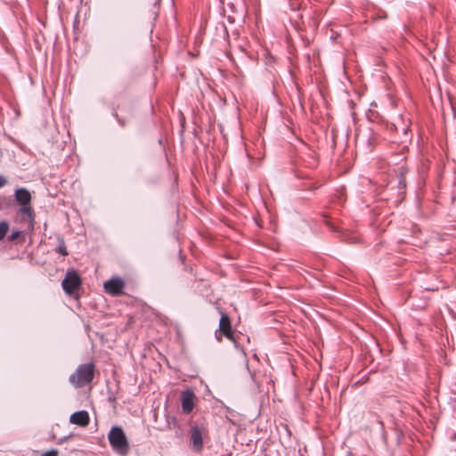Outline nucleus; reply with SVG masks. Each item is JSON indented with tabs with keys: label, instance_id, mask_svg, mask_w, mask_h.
<instances>
[{
	"label": "nucleus",
	"instance_id": "9d476101",
	"mask_svg": "<svg viewBox=\"0 0 456 456\" xmlns=\"http://www.w3.org/2000/svg\"><path fill=\"white\" fill-rule=\"evenodd\" d=\"M31 194L25 188H20L15 191V200H30Z\"/></svg>",
	"mask_w": 456,
	"mask_h": 456
},
{
	"label": "nucleus",
	"instance_id": "ddd939ff",
	"mask_svg": "<svg viewBox=\"0 0 456 456\" xmlns=\"http://www.w3.org/2000/svg\"><path fill=\"white\" fill-rule=\"evenodd\" d=\"M56 251L61 254V256H67L68 255V251H67V248H66V245H65V242L63 240L60 241L57 248H56Z\"/></svg>",
	"mask_w": 456,
	"mask_h": 456
},
{
	"label": "nucleus",
	"instance_id": "1a4fd4ad",
	"mask_svg": "<svg viewBox=\"0 0 456 456\" xmlns=\"http://www.w3.org/2000/svg\"><path fill=\"white\" fill-rule=\"evenodd\" d=\"M90 417L86 411H79L71 414L69 422L79 427H86L89 424Z\"/></svg>",
	"mask_w": 456,
	"mask_h": 456
},
{
	"label": "nucleus",
	"instance_id": "423d86ee",
	"mask_svg": "<svg viewBox=\"0 0 456 456\" xmlns=\"http://www.w3.org/2000/svg\"><path fill=\"white\" fill-rule=\"evenodd\" d=\"M103 288L106 293L117 297L123 294L125 282L121 278L115 277L104 282Z\"/></svg>",
	"mask_w": 456,
	"mask_h": 456
},
{
	"label": "nucleus",
	"instance_id": "39448f33",
	"mask_svg": "<svg viewBox=\"0 0 456 456\" xmlns=\"http://www.w3.org/2000/svg\"><path fill=\"white\" fill-rule=\"evenodd\" d=\"M208 431L203 427L192 426L190 429V438L192 448L196 452H200L203 449V437L207 436Z\"/></svg>",
	"mask_w": 456,
	"mask_h": 456
},
{
	"label": "nucleus",
	"instance_id": "4468645a",
	"mask_svg": "<svg viewBox=\"0 0 456 456\" xmlns=\"http://www.w3.org/2000/svg\"><path fill=\"white\" fill-rule=\"evenodd\" d=\"M58 451L56 449H52L50 451L45 452L41 456H58Z\"/></svg>",
	"mask_w": 456,
	"mask_h": 456
},
{
	"label": "nucleus",
	"instance_id": "9b49d317",
	"mask_svg": "<svg viewBox=\"0 0 456 456\" xmlns=\"http://www.w3.org/2000/svg\"><path fill=\"white\" fill-rule=\"evenodd\" d=\"M9 230V224L5 221L0 222V241L4 240Z\"/></svg>",
	"mask_w": 456,
	"mask_h": 456
},
{
	"label": "nucleus",
	"instance_id": "20e7f679",
	"mask_svg": "<svg viewBox=\"0 0 456 456\" xmlns=\"http://www.w3.org/2000/svg\"><path fill=\"white\" fill-rule=\"evenodd\" d=\"M63 290L68 295L74 294L81 286L80 276L75 271H69L62 281Z\"/></svg>",
	"mask_w": 456,
	"mask_h": 456
},
{
	"label": "nucleus",
	"instance_id": "7ed1b4c3",
	"mask_svg": "<svg viewBox=\"0 0 456 456\" xmlns=\"http://www.w3.org/2000/svg\"><path fill=\"white\" fill-rule=\"evenodd\" d=\"M216 338L221 342L222 338L225 337L231 341H234V334L232 328L230 317L225 313H221L218 330L215 332Z\"/></svg>",
	"mask_w": 456,
	"mask_h": 456
},
{
	"label": "nucleus",
	"instance_id": "f03ea898",
	"mask_svg": "<svg viewBox=\"0 0 456 456\" xmlns=\"http://www.w3.org/2000/svg\"><path fill=\"white\" fill-rule=\"evenodd\" d=\"M108 439L113 450L120 454H126L129 449L126 436L120 427H112L108 434Z\"/></svg>",
	"mask_w": 456,
	"mask_h": 456
},
{
	"label": "nucleus",
	"instance_id": "2eb2a0df",
	"mask_svg": "<svg viewBox=\"0 0 456 456\" xmlns=\"http://www.w3.org/2000/svg\"><path fill=\"white\" fill-rule=\"evenodd\" d=\"M7 183V180L4 176L0 175V188L4 186Z\"/></svg>",
	"mask_w": 456,
	"mask_h": 456
},
{
	"label": "nucleus",
	"instance_id": "f257e3e1",
	"mask_svg": "<svg viewBox=\"0 0 456 456\" xmlns=\"http://www.w3.org/2000/svg\"><path fill=\"white\" fill-rule=\"evenodd\" d=\"M94 377V364H80L76 371L70 375L69 382L76 387H82L89 384Z\"/></svg>",
	"mask_w": 456,
	"mask_h": 456
},
{
	"label": "nucleus",
	"instance_id": "6e6552de",
	"mask_svg": "<svg viewBox=\"0 0 456 456\" xmlns=\"http://www.w3.org/2000/svg\"><path fill=\"white\" fill-rule=\"evenodd\" d=\"M195 395L191 390H185L181 394V404L183 412L189 414L194 408Z\"/></svg>",
	"mask_w": 456,
	"mask_h": 456
},
{
	"label": "nucleus",
	"instance_id": "0eeeda50",
	"mask_svg": "<svg viewBox=\"0 0 456 456\" xmlns=\"http://www.w3.org/2000/svg\"><path fill=\"white\" fill-rule=\"evenodd\" d=\"M20 218L21 222H24L28 224L29 228H33L34 226V212L32 207L30 205L31 201H20Z\"/></svg>",
	"mask_w": 456,
	"mask_h": 456
},
{
	"label": "nucleus",
	"instance_id": "f8f14e48",
	"mask_svg": "<svg viewBox=\"0 0 456 456\" xmlns=\"http://www.w3.org/2000/svg\"><path fill=\"white\" fill-rule=\"evenodd\" d=\"M19 239H21L22 241L24 240V235H23L22 232H20V231L12 232V234L9 236L10 241H14Z\"/></svg>",
	"mask_w": 456,
	"mask_h": 456
}]
</instances>
